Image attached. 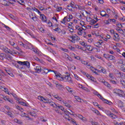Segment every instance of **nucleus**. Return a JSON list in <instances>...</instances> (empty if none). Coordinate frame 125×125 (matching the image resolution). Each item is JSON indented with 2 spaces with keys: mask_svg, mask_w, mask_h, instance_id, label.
I'll return each instance as SVG.
<instances>
[{
  "mask_svg": "<svg viewBox=\"0 0 125 125\" xmlns=\"http://www.w3.org/2000/svg\"><path fill=\"white\" fill-rule=\"evenodd\" d=\"M55 76L59 81H64L65 82H68L69 83H73V80H72V78L70 76V75H66L64 77H62V75L60 74H56L55 72Z\"/></svg>",
  "mask_w": 125,
  "mask_h": 125,
  "instance_id": "1",
  "label": "nucleus"
},
{
  "mask_svg": "<svg viewBox=\"0 0 125 125\" xmlns=\"http://www.w3.org/2000/svg\"><path fill=\"white\" fill-rule=\"evenodd\" d=\"M98 97H99L102 101L104 102V103H106V104H108V105H113V103L112 102L108 101V100L105 99L101 94L98 95Z\"/></svg>",
  "mask_w": 125,
  "mask_h": 125,
  "instance_id": "2",
  "label": "nucleus"
},
{
  "mask_svg": "<svg viewBox=\"0 0 125 125\" xmlns=\"http://www.w3.org/2000/svg\"><path fill=\"white\" fill-rule=\"evenodd\" d=\"M106 113L107 115V116H109L111 119L112 120H115V119H117L118 118V116L115 114H114L113 113L111 112V111L109 110H106Z\"/></svg>",
  "mask_w": 125,
  "mask_h": 125,
  "instance_id": "3",
  "label": "nucleus"
},
{
  "mask_svg": "<svg viewBox=\"0 0 125 125\" xmlns=\"http://www.w3.org/2000/svg\"><path fill=\"white\" fill-rule=\"evenodd\" d=\"M17 63H18V64L21 65V66H25V67H27L28 69L30 68V62H28L18 61Z\"/></svg>",
  "mask_w": 125,
  "mask_h": 125,
  "instance_id": "4",
  "label": "nucleus"
},
{
  "mask_svg": "<svg viewBox=\"0 0 125 125\" xmlns=\"http://www.w3.org/2000/svg\"><path fill=\"white\" fill-rule=\"evenodd\" d=\"M114 93H116V94H118L119 96H124V91L118 89H116L114 90Z\"/></svg>",
  "mask_w": 125,
  "mask_h": 125,
  "instance_id": "5",
  "label": "nucleus"
},
{
  "mask_svg": "<svg viewBox=\"0 0 125 125\" xmlns=\"http://www.w3.org/2000/svg\"><path fill=\"white\" fill-rule=\"evenodd\" d=\"M87 22H90V25H94L95 23H97V21L94 20V19H91V18L89 17V18H86V19Z\"/></svg>",
  "mask_w": 125,
  "mask_h": 125,
  "instance_id": "6",
  "label": "nucleus"
},
{
  "mask_svg": "<svg viewBox=\"0 0 125 125\" xmlns=\"http://www.w3.org/2000/svg\"><path fill=\"white\" fill-rule=\"evenodd\" d=\"M42 71H43V73H44L45 74H47L48 73H49V72H53V73H54V74H55V73L56 74H57V71H54V70H52L51 69H48L45 68H44L42 69Z\"/></svg>",
  "mask_w": 125,
  "mask_h": 125,
  "instance_id": "7",
  "label": "nucleus"
},
{
  "mask_svg": "<svg viewBox=\"0 0 125 125\" xmlns=\"http://www.w3.org/2000/svg\"><path fill=\"white\" fill-rule=\"evenodd\" d=\"M51 106H52L53 108H57V104H55V103L51 101V100H49L48 101V103Z\"/></svg>",
  "mask_w": 125,
  "mask_h": 125,
  "instance_id": "8",
  "label": "nucleus"
},
{
  "mask_svg": "<svg viewBox=\"0 0 125 125\" xmlns=\"http://www.w3.org/2000/svg\"><path fill=\"white\" fill-rule=\"evenodd\" d=\"M38 99H40L41 101H43V100H44V101H45V102H44V103H47L48 102V100H49V99H45L42 96H38Z\"/></svg>",
  "mask_w": 125,
  "mask_h": 125,
  "instance_id": "9",
  "label": "nucleus"
},
{
  "mask_svg": "<svg viewBox=\"0 0 125 125\" xmlns=\"http://www.w3.org/2000/svg\"><path fill=\"white\" fill-rule=\"evenodd\" d=\"M103 43V42H99V41H98L97 42L94 43V45H95V46H96L97 47H99V48H100Z\"/></svg>",
  "mask_w": 125,
  "mask_h": 125,
  "instance_id": "10",
  "label": "nucleus"
},
{
  "mask_svg": "<svg viewBox=\"0 0 125 125\" xmlns=\"http://www.w3.org/2000/svg\"><path fill=\"white\" fill-rule=\"evenodd\" d=\"M40 18L43 22H46V21H47L46 17H45L43 14H40Z\"/></svg>",
  "mask_w": 125,
  "mask_h": 125,
  "instance_id": "11",
  "label": "nucleus"
},
{
  "mask_svg": "<svg viewBox=\"0 0 125 125\" xmlns=\"http://www.w3.org/2000/svg\"><path fill=\"white\" fill-rule=\"evenodd\" d=\"M55 84H56V86L58 89H61V88H63V86L62 84L59 83L58 82H56L55 83Z\"/></svg>",
  "mask_w": 125,
  "mask_h": 125,
  "instance_id": "12",
  "label": "nucleus"
},
{
  "mask_svg": "<svg viewBox=\"0 0 125 125\" xmlns=\"http://www.w3.org/2000/svg\"><path fill=\"white\" fill-rule=\"evenodd\" d=\"M35 70H36V73H40L42 72V67L41 66H36Z\"/></svg>",
  "mask_w": 125,
  "mask_h": 125,
  "instance_id": "13",
  "label": "nucleus"
},
{
  "mask_svg": "<svg viewBox=\"0 0 125 125\" xmlns=\"http://www.w3.org/2000/svg\"><path fill=\"white\" fill-rule=\"evenodd\" d=\"M113 37L115 38H114V41H116V42H120V36L119 35L117 36L114 34Z\"/></svg>",
  "mask_w": 125,
  "mask_h": 125,
  "instance_id": "14",
  "label": "nucleus"
},
{
  "mask_svg": "<svg viewBox=\"0 0 125 125\" xmlns=\"http://www.w3.org/2000/svg\"><path fill=\"white\" fill-rule=\"evenodd\" d=\"M5 71L6 72V73L7 74H8L9 75V76H10L11 77H12L13 78V77H14V75H13V74L12 73H11V72H10V70H9V69H5Z\"/></svg>",
  "mask_w": 125,
  "mask_h": 125,
  "instance_id": "15",
  "label": "nucleus"
},
{
  "mask_svg": "<svg viewBox=\"0 0 125 125\" xmlns=\"http://www.w3.org/2000/svg\"><path fill=\"white\" fill-rule=\"evenodd\" d=\"M86 48H87V50L89 51H92L93 50V47L91 46V45H87Z\"/></svg>",
  "mask_w": 125,
  "mask_h": 125,
  "instance_id": "16",
  "label": "nucleus"
},
{
  "mask_svg": "<svg viewBox=\"0 0 125 125\" xmlns=\"http://www.w3.org/2000/svg\"><path fill=\"white\" fill-rule=\"evenodd\" d=\"M5 58L6 59H7V60H10L11 61H12V56L8 55H5Z\"/></svg>",
  "mask_w": 125,
  "mask_h": 125,
  "instance_id": "17",
  "label": "nucleus"
},
{
  "mask_svg": "<svg viewBox=\"0 0 125 125\" xmlns=\"http://www.w3.org/2000/svg\"><path fill=\"white\" fill-rule=\"evenodd\" d=\"M53 30L57 32V33H58L59 34H60V33L63 32V31H62L61 28H59V27H57L56 29H53Z\"/></svg>",
  "mask_w": 125,
  "mask_h": 125,
  "instance_id": "18",
  "label": "nucleus"
},
{
  "mask_svg": "<svg viewBox=\"0 0 125 125\" xmlns=\"http://www.w3.org/2000/svg\"><path fill=\"white\" fill-rule=\"evenodd\" d=\"M5 57V54L3 53H0V60H3Z\"/></svg>",
  "mask_w": 125,
  "mask_h": 125,
  "instance_id": "19",
  "label": "nucleus"
},
{
  "mask_svg": "<svg viewBox=\"0 0 125 125\" xmlns=\"http://www.w3.org/2000/svg\"><path fill=\"white\" fill-rule=\"evenodd\" d=\"M5 114H6V115H7L8 116H9V117H10V118H13V114H12V113H11V112H5Z\"/></svg>",
  "mask_w": 125,
  "mask_h": 125,
  "instance_id": "20",
  "label": "nucleus"
},
{
  "mask_svg": "<svg viewBox=\"0 0 125 125\" xmlns=\"http://www.w3.org/2000/svg\"><path fill=\"white\" fill-rule=\"evenodd\" d=\"M107 60H115V57L112 55H109L108 59H107Z\"/></svg>",
  "mask_w": 125,
  "mask_h": 125,
  "instance_id": "21",
  "label": "nucleus"
},
{
  "mask_svg": "<svg viewBox=\"0 0 125 125\" xmlns=\"http://www.w3.org/2000/svg\"><path fill=\"white\" fill-rule=\"evenodd\" d=\"M62 102L65 104V106H66V107H67L68 108H71V105H70V104H68L67 102L64 101H63Z\"/></svg>",
  "mask_w": 125,
  "mask_h": 125,
  "instance_id": "22",
  "label": "nucleus"
},
{
  "mask_svg": "<svg viewBox=\"0 0 125 125\" xmlns=\"http://www.w3.org/2000/svg\"><path fill=\"white\" fill-rule=\"evenodd\" d=\"M116 121H114V124L117 125H125V122H120V123H118V122H115Z\"/></svg>",
  "mask_w": 125,
  "mask_h": 125,
  "instance_id": "23",
  "label": "nucleus"
},
{
  "mask_svg": "<svg viewBox=\"0 0 125 125\" xmlns=\"http://www.w3.org/2000/svg\"><path fill=\"white\" fill-rule=\"evenodd\" d=\"M103 83H104V84L106 86H107V87H111V85H110L108 82L104 81L103 82Z\"/></svg>",
  "mask_w": 125,
  "mask_h": 125,
  "instance_id": "24",
  "label": "nucleus"
},
{
  "mask_svg": "<svg viewBox=\"0 0 125 125\" xmlns=\"http://www.w3.org/2000/svg\"><path fill=\"white\" fill-rule=\"evenodd\" d=\"M75 99L78 102H82V99L81 98L78 96H75Z\"/></svg>",
  "mask_w": 125,
  "mask_h": 125,
  "instance_id": "25",
  "label": "nucleus"
},
{
  "mask_svg": "<svg viewBox=\"0 0 125 125\" xmlns=\"http://www.w3.org/2000/svg\"><path fill=\"white\" fill-rule=\"evenodd\" d=\"M18 102L21 105H23V106H27V104L23 102H21L20 101H18Z\"/></svg>",
  "mask_w": 125,
  "mask_h": 125,
  "instance_id": "26",
  "label": "nucleus"
},
{
  "mask_svg": "<svg viewBox=\"0 0 125 125\" xmlns=\"http://www.w3.org/2000/svg\"><path fill=\"white\" fill-rule=\"evenodd\" d=\"M63 112L66 116H69V114H70V115H72L73 116H74V114L71 113L68 110H64Z\"/></svg>",
  "mask_w": 125,
  "mask_h": 125,
  "instance_id": "27",
  "label": "nucleus"
},
{
  "mask_svg": "<svg viewBox=\"0 0 125 125\" xmlns=\"http://www.w3.org/2000/svg\"><path fill=\"white\" fill-rule=\"evenodd\" d=\"M80 44H81L82 45L84 46V47H86V46H87V44L84 43V42H80Z\"/></svg>",
  "mask_w": 125,
  "mask_h": 125,
  "instance_id": "28",
  "label": "nucleus"
},
{
  "mask_svg": "<svg viewBox=\"0 0 125 125\" xmlns=\"http://www.w3.org/2000/svg\"><path fill=\"white\" fill-rule=\"evenodd\" d=\"M2 3L3 5H5V6H9V5L7 4V1H6V0H3Z\"/></svg>",
  "mask_w": 125,
  "mask_h": 125,
  "instance_id": "29",
  "label": "nucleus"
},
{
  "mask_svg": "<svg viewBox=\"0 0 125 125\" xmlns=\"http://www.w3.org/2000/svg\"><path fill=\"white\" fill-rule=\"evenodd\" d=\"M70 5L72 8H75L76 7V5H75V2L73 1H71V2L70 3Z\"/></svg>",
  "mask_w": 125,
  "mask_h": 125,
  "instance_id": "30",
  "label": "nucleus"
},
{
  "mask_svg": "<svg viewBox=\"0 0 125 125\" xmlns=\"http://www.w3.org/2000/svg\"><path fill=\"white\" fill-rule=\"evenodd\" d=\"M32 9H33L34 11H36V12H38V14H40V15L42 14L41 11H40L39 9H37L36 7H34V8H32Z\"/></svg>",
  "mask_w": 125,
  "mask_h": 125,
  "instance_id": "31",
  "label": "nucleus"
},
{
  "mask_svg": "<svg viewBox=\"0 0 125 125\" xmlns=\"http://www.w3.org/2000/svg\"><path fill=\"white\" fill-rule=\"evenodd\" d=\"M89 79L92 81V82H94V83H97V81H96V79H95V78H94L93 77H92V76H91L90 77V78H89Z\"/></svg>",
  "mask_w": 125,
  "mask_h": 125,
  "instance_id": "32",
  "label": "nucleus"
},
{
  "mask_svg": "<svg viewBox=\"0 0 125 125\" xmlns=\"http://www.w3.org/2000/svg\"><path fill=\"white\" fill-rule=\"evenodd\" d=\"M82 64H84V65H86L87 66H90V64H88V62L85 61H82Z\"/></svg>",
  "mask_w": 125,
  "mask_h": 125,
  "instance_id": "33",
  "label": "nucleus"
},
{
  "mask_svg": "<svg viewBox=\"0 0 125 125\" xmlns=\"http://www.w3.org/2000/svg\"><path fill=\"white\" fill-rule=\"evenodd\" d=\"M66 88L67 90L68 91V92H70V93H72L73 92V90H72V88L69 87V86L66 87Z\"/></svg>",
  "mask_w": 125,
  "mask_h": 125,
  "instance_id": "34",
  "label": "nucleus"
},
{
  "mask_svg": "<svg viewBox=\"0 0 125 125\" xmlns=\"http://www.w3.org/2000/svg\"><path fill=\"white\" fill-rule=\"evenodd\" d=\"M80 87L81 88H82V89H83V90H85V91H87V88L83 86V85H80Z\"/></svg>",
  "mask_w": 125,
  "mask_h": 125,
  "instance_id": "35",
  "label": "nucleus"
},
{
  "mask_svg": "<svg viewBox=\"0 0 125 125\" xmlns=\"http://www.w3.org/2000/svg\"><path fill=\"white\" fill-rule=\"evenodd\" d=\"M28 114L30 115V116H32V117H36V116H37V114H36V113L34 112H29Z\"/></svg>",
  "mask_w": 125,
  "mask_h": 125,
  "instance_id": "36",
  "label": "nucleus"
},
{
  "mask_svg": "<svg viewBox=\"0 0 125 125\" xmlns=\"http://www.w3.org/2000/svg\"><path fill=\"white\" fill-rule=\"evenodd\" d=\"M57 108H58L59 109H61L62 111H64V107H63L62 105H57Z\"/></svg>",
  "mask_w": 125,
  "mask_h": 125,
  "instance_id": "37",
  "label": "nucleus"
},
{
  "mask_svg": "<svg viewBox=\"0 0 125 125\" xmlns=\"http://www.w3.org/2000/svg\"><path fill=\"white\" fill-rule=\"evenodd\" d=\"M4 51L6 52V53H10V54H12V53L10 52V50H8V48L5 49Z\"/></svg>",
  "mask_w": 125,
  "mask_h": 125,
  "instance_id": "38",
  "label": "nucleus"
},
{
  "mask_svg": "<svg viewBox=\"0 0 125 125\" xmlns=\"http://www.w3.org/2000/svg\"><path fill=\"white\" fill-rule=\"evenodd\" d=\"M15 67H16V68H18V69H23V66H21L18 64H15Z\"/></svg>",
  "mask_w": 125,
  "mask_h": 125,
  "instance_id": "39",
  "label": "nucleus"
},
{
  "mask_svg": "<svg viewBox=\"0 0 125 125\" xmlns=\"http://www.w3.org/2000/svg\"><path fill=\"white\" fill-rule=\"evenodd\" d=\"M15 123H17V124H19L20 125H21L22 124V122L20 120H18V119H15Z\"/></svg>",
  "mask_w": 125,
  "mask_h": 125,
  "instance_id": "40",
  "label": "nucleus"
},
{
  "mask_svg": "<svg viewBox=\"0 0 125 125\" xmlns=\"http://www.w3.org/2000/svg\"><path fill=\"white\" fill-rule=\"evenodd\" d=\"M120 82H121V84H122V85L123 86V87L125 88V80H121Z\"/></svg>",
  "mask_w": 125,
  "mask_h": 125,
  "instance_id": "41",
  "label": "nucleus"
},
{
  "mask_svg": "<svg viewBox=\"0 0 125 125\" xmlns=\"http://www.w3.org/2000/svg\"><path fill=\"white\" fill-rule=\"evenodd\" d=\"M9 42L10 44H11V45H12V46H14V45H15V43L14 42H13V41H10Z\"/></svg>",
  "mask_w": 125,
  "mask_h": 125,
  "instance_id": "42",
  "label": "nucleus"
},
{
  "mask_svg": "<svg viewBox=\"0 0 125 125\" xmlns=\"http://www.w3.org/2000/svg\"><path fill=\"white\" fill-rule=\"evenodd\" d=\"M95 114H96V115H99L101 117H102V114H100V112L98 111V110H96Z\"/></svg>",
  "mask_w": 125,
  "mask_h": 125,
  "instance_id": "43",
  "label": "nucleus"
},
{
  "mask_svg": "<svg viewBox=\"0 0 125 125\" xmlns=\"http://www.w3.org/2000/svg\"><path fill=\"white\" fill-rule=\"evenodd\" d=\"M101 69L102 73H103V74H106V73H107V72L106 71V69H105V68H104V67H102Z\"/></svg>",
  "mask_w": 125,
  "mask_h": 125,
  "instance_id": "44",
  "label": "nucleus"
},
{
  "mask_svg": "<svg viewBox=\"0 0 125 125\" xmlns=\"http://www.w3.org/2000/svg\"><path fill=\"white\" fill-rule=\"evenodd\" d=\"M17 2L20 3V4H21V5H23V4H22V3H23V2H24V1L23 0H17Z\"/></svg>",
  "mask_w": 125,
  "mask_h": 125,
  "instance_id": "45",
  "label": "nucleus"
},
{
  "mask_svg": "<svg viewBox=\"0 0 125 125\" xmlns=\"http://www.w3.org/2000/svg\"><path fill=\"white\" fill-rule=\"evenodd\" d=\"M109 54H104V57L105 59L108 60L109 58Z\"/></svg>",
  "mask_w": 125,
  "mask_h": 125,
  "instance_id": "46",
  "label": "nucleus"
},
{
  "mask_svg": "<svg viewBox=\"0 0 125 125\" xmlns=\"http://www.w3.org/2000/svg\"><path fill=\"white\" fill-rule=\"evenodd\" d=\"M56 99H57V100H59V101H62V98L60 97L59 96L55 97Z\"/></svg>",
  "mask_w": 125,
  "mask_h": 125,
  "instance_id": "47",
  "label": "nucleus"
},
{
  "mask_svg": "<svg viewBox=\"0 0 125 125\" xmlns=\"http://www.w3.org/2000/svg\"><path fill=\"white\" fill-rule=\"evenodd\" d=\"M56 9H57V11H61L62 10V7L57 6Z\"/></svg>",
  "mask_w": 125,
  "mask_h": 125,
  "instance_id": "48",
  "label": "nucleus"
},
{
  "mask_svg": "<svg viewBox=\"0 0 125 125\" xmlns=\"http://www.w3.org/2000/svg\"><path fill=\"white\" fill-rule=\"evenodd\" d=\"M106 14L107 13H106L105 11H103L101 12L100 15H101L102 17H103V15H104V14Z\"/></svg>",
  "mask_w": 125,
  "mask_h": 125,
  "instance_id": "49",
  "label": "nucleus"
},
{
  "mask_svg": "<svg viewBox=\"0 0 125 125\" xmlns=\"http://www.w3.org/2000/svg\"><path fill=\"white\" fill-rule=\"evenodd\" d=\"M121 69L122 70V71H123V72H125V67L124 66V65H122L121 66Z\"/></svg>",
  "mask_w": 125,
  "mask_h": 125,
  "instance_id": "50",
  "label": "nucleus"
},
{
  "mask_svg": "<svg viewBox=\"0 0 125 125\" xmlns=\"http://www.w3.org/2000/svg\"><path fill=\"white\" fill-rule=\"evenodd\" d=\"M25 32H26V33H27V34H28L30 35H31L32 34V32H31V30H30L29 29L26 30Z\"/></svg>",
  "mask_w": 125,
  "mask_h": 125,
  "instance_id": "51",
  "label": "nucleus"
},
{
  "mask_svg": "<svg viewBox=\"0 0 125 125\" xmlns=\"http://www.w3.org/2000/svg\"><path fill=\"white\" fill-rule=\"evenodd\" d=\"M110 1L113 4H116V3H117V1H118V0H111Z\"/></svg>",
  "mask_w": 125,
  "mask_h": 125,
  "instance_id": "52",
  "label": "nucleus"
},
{
  "mask_svg": "<svg viewBox=\"0 0 125 125\" xmlns=\"http://www.w3.org/2000/svg\"><path fill=\"white\" fill-rule=\"evenodd\" d=\"M117 74L118 75H120V77H125V74H124V73H122V72H119V73H117Z\"/></svg>",
  "mask_w": 125,
  "mask_h": 125,
  "instance_id": "53",
  "label": "nucleus"
},
{
  "mask_svg": "<svg viewBox=\"0 0 125 125\" xmlns=\"http://www.w3.org/2000/svg\"><path fill=\"white\" fill-rule=\"evenodd\" d=\"M4 90V91L6 93H7V94H8L9 95H10V94H9V93H8V89L6 88H3Z\"/></svg>",
  "mask_w": 125,
  "mask_h": 125,
  "instance_id": "54",
  "label": "nucleus"
},
{
  "mask_svg": "<svg viewBox=\"0 0 125 125\" xmlns=\"http://www.w3.org/2000/svg\"><path fill=\"white\" fill-rule=\"evenodd\" d=\"M67 59H68V60H69V61H70V62H73V59H72V58L71 57H70L69 56L68 57H67Z\"/></svg>",
  "mask_w": 125,
  "mask_h": 125,
  "instance_id": "55",
  "label": "nucleus"
},
{
  "mask_svg": "<svg viewBox=\"0 0 125 125\" xmlns=\"http://www.w3.org/2000/svg\"><path fill=\"white\" fill-rule=\"evenodd\" d=\"M66 18H67V17H65L62 20V21H61L62 23L63 24H65L66 23Z\"/></svg>",
  "mask_w": 125,
  "mask_h": 125,
  "instance_id": "56",
  "label": "nucleus"
},
{
  "mask_svg": "<svg viewBox=\"0 0 125 125\" xmlns=\"http://www.w3.org/2000/svg\"><path fill=\"white\" fill-rule=\"evenodd\" d=\"M74 77L75 79H76V80H77V81H79V80H80V77L77 74H74Z\"/></svg>",
  "mask_w": 125,
  "mask_h": 125,
  "instance_id": "57",
  "label": "nucleus"
},
{
  "mask_svg": "<svg viewBox=\"0 0 125 125\" xmlns=\"http://www.w3.org/2000/svg\"><path fill=\"white\" fill-rule=\"evenodd\" d=\"M117 27H118V28H123V25H122V24H120V23H118L116 24Z\"/></svg>",
  "mask_w": 125,
  "mask_h": 125,
  "instance_id": "58",
  "label": "nucleus"
},
{
  "mask_svg": "<svg viewBox=\"0 0 125 125\" xmlns=\"http://www.w3.org/2000/svg\"><path fill=\"white\" fill-rule=\"evenodd\" d=\"M2 25L4 26V27L5 28H6V29L7 30H10V28L9 27H8V26H7L5 25V24H2Z\"/></svg>",
  "mask_w": 125,
  "mask_h": 125,
  "instance_id": "59",
  "label": "nucleus"
},
{
  "mask_svg": "<svg viewBox=\"0 0 125 125\" xmlns=\"http://www.w3.org/2000/svg\"><path fill=\"white\" fill-rule=\"evenodd\" d=\"M16 108H17V109H18V110H19L20 111H21V110H23V108H22L18 105H17L16 106Z\"/></svg>",
  "mask_w": 125,
  "mask_h": 125,
  "instance_id": "60",
  "label": "nucleus"
},
{
  "mask_svg": "<svg viewBox=\"0 0 125 125\" xmlns=\"http://www.w3.org/2000/svg\"><path fill=\"white\" fill-rule=\"evenodd\" d=\"M7 101H8V102H10V103H12V104H13V100L10 98H8Z\"/></svg>",
  "mask_w": 125,
  "mask_h": 125,
  "instance_id": "61",
  "label": "nucleus"
},
{
  "mask_svg": "<svg viewBox=\"0 0 125 125\" xmlns=\"http://www.w3.org/2000/svg\"><path fill=\"white\" fill-rule=\"evenodd\" d=\"M48 24L49 27H52V22H51L50 21L48 22Z\"/></svg>",
  "mask_w": 125,
  "mask_h": 125,
  "instance_id": "62",
  "label": "nucleus"
},
{
  "mask_svg": "<svg viewBox=\"0 0 125 125\" xmlns=\"http://www.w3.org/2000/svg\"><path fill=\"white\" fill-rule=\"evenodd\" d=\"M75 7L76 8H78V9L81 10L82 9V6L78 5H75Z\"/></svg>",
  "mask_w": 125,
  "mask_h": 125,
  "instance_id": "63",
  "label": "nucleus"
},
{
  "mask_svg": "<svg viewBox=\"0 0 125 125\" xmlns=\"http://www.w3.org/2000/svg\"><path fill=\"white\" fill-rule=\"evenodd\" d=\"M39 7L40 10H41L42 11L43 10H44V8H43V7H42V6H39Z\"/></svg>",
  "mask_w": 125,
  "mask_h": 125,
  "instance_id": "64",
  "label": "nucleus"
}]
</instances>
